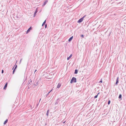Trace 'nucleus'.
Masks as SVG:
<instances>
[{"label": "nucleus", "instance_id": "nucleus-1", "mask_svg": "<svg viewBox=\"0 0 126 126\" xmlns=\"http://www.w3.org/2000/svg\"><path fill=\"white\" fill-rule=\"evenodd\" d=\"M76 82V78L74 77H73L71 79L70 81V83H72L73 82Z\"/></svg>", "mask_w": 126, "mask_h": 126}, {"label": "nucleus", "instance_id": "nucleus-2", "mask_svg": "<svg viewBox=\"0 0 126 126\" xmlns=\"http://www.w3.org/2000/svg\"><path fill=\"white\" fill-rule=\"evenodd\" d=\"M85 17V16H84L79 19V22H81L83 21Z\"/></svg>", "mask_w": 126, "mask_h": 126}, {"label": "nucleus", "instance_id": "nucleus-3", "mask_svg": "<svg viewBox=\"0 0 126 126\" xmlns=\"http://www.w3.org/2000/svg\"><path fill=\"white\" fill-rule=\"evenodd\" d=\"M32 29V28L31 27L27 30L26 32V33H28L29 32L30 30Z\"/></svg>", "mask_w": 126, "mask_h": 126}, {"label": "nucleus", "instance_id": "nucleus-4", "mask_svg": "<svg viewBox=\"0 0 126 126\" xmlns=\"http://www.w3.org/2000/svg\"><path fill=\"white\" fill-rule=\"evenodd\" d=\"M7 82H6L4 88V90H5L6 88V87H7Z\"/></svg>", "mask_w": 126, "mask_h": 126}, {"label": "nucleus", "instance_id": "nucleus-5", "mask_svg": "<svg viewBox=\"0 0 126 126\" xmlns=\"http://www.w3.org/2000/svg\"><path fill=\"white\" fill-rule=\"evenodd\" d=\"M61 86V84H60V83H59L58 84V85H57V88H59Z\"/></svg>", "mask_w": 126, "mask_h": 126}, {"label": "nucleus", "instance_id": "nucleus-6", "mask_svg": "<svg viewBox=\"0 0 126 126\" xmlns=\"http://www.w3.org/2000/svg\"><path fill=\"white\" fill-rule=\"evenodd\" d=\"M73 36H72L68 40V41L69 42H70V41L71 40H72V39L73 38Z\"/></svg>", "mask_w": 126, "mask_h": 126}, {"label": "nucleus", "instance_id": "nucleus-7", "mask_svg": "<svg viewBox=\"0 0 126 126\" xmlns=\"http://www.w3.org/2000/svg\"><path fill=\"white\" fill-rule=\"evenodd\" d=\"M72 54H71L70 56H69V57H68L67 58V60H69L70 58L71 57H72Z\"/></svg>", "mask_w": 126, "mask_h": 126}, {"label": "nucleus", "instance_id": "nucleus-8", "mask_svg": "<svg viewBox=\"0 0 126 126\" xmlns=\"http://www.w3.org/2000/svg\"><path fill=\"white\" fill-rule=\"evenodd\" d=\"M8 120L7 119H6V120L4 122L3 124L5 125L8 122Z\"/></svg>", "mask_w": 126, "mask_h": 126}, {"label": "nucleus", "instance_id": "nucleus-9", "mask_svg": "<svg viewBox=\"0 0 126 126\" xmlns=\"http://www.w3.org/2000/svg\"><path fill=\"white\" fill-rule=\"evenodd\" d=\"M118 78L117 79L116 81V84H117L118 82Z\"/></svg>", "mask_w": 126, "mask_h": 126}, {"label": "nucleus", "instance_id": "nucleus-10", "mask_svg": "<svg viewBox=\"0 0 126 126\" xmlns=\"http://www.w3.org/2000/svg\"><path fill=\"white\" fill-rule=\"evenodd\" d=\"M78 72V70L77 69H76L75 71V73L77 74Z\"/></svg>", "mask_w": 126, "mask_h": 126}, {"label": "nucleus", "instance_id": "nucleus-11", "mask_svg": "<svg viewBox=\"0 0 126 126\" xmlns=\"http://www.w3.org/2000/svg\"><path fill=\"white\" fill-rule=\"evenodd\" d=\"M46 22V20H45L44 21V22L42 24V26H43L45 24Z\"/></svg>", "mask_w": 126, "mask_h": 126}, {"label": "nucleus", "instance_id": "nucleus-12", "mask_svg": "<svg viewBox=\"0 0 126 126\" xmlns=\"http://www.w3.org/2000/svg\"><path fill=\"white\" fill-rule=\"evenodd\" d=\"M48 1L47 0H46L44 2V5H45L47 2Z\"/></svg>", "mask_w": 126, "mask_h": 126}, {"label": "nucleus", "instance_id": "nucleus-13", "mask_svg": "<svg viewBox=\"0 0 126 126\" xmlns=\"http://www.w3.org/2000/svg\"><path fill=\"white\" fill-rule=\"evenodd\" d=\"M121 97H122V95L121 94H120L119 95V98H121Z\"/></svg>", "mask_w": 126, "mask_h": 126}, {"label": "nucleus", "instance_id": "nucleus-14", "mask_svg": "<svg viewBox=\"0 0 126 126\" xmlns=\"http://www.w3.org/2000/svg\"><path fill=\"white\" fill-rule=\"evenodd\" d=\"M17 65H16V66L15 67V68L14 69V70H13V74H14V71H15V69L16 68V67H17Z\"/></svg>", "mask_w": 126, "mask_h": 126}, {"label": "nucleus", "instance_id": "nucleus-15", "mask_svg": "<svg viewBox=\"0 0 126 126\" xmlns=\"http://www.w3.org/2000/svg\"><path fill=\"white\" fill-rule=\"evenodd\" d=\"M110 100H109L108 103V105H109L110 104Z\"/></svg>", "mask_w": 126, "mask_h": 126}, {"label": "nucleus", "instance_id": "nucleus-16", "mask_svg": "<svg viewBox=\"0 0 126 126\" xmlns=\"http://www.w3.org/2000/svg\"><path fill=\"white\" fill-rule=\"evenodd\" d=\"M49 114V112H47V113H46V115H47L48 116V115Z\"/></svg>", "mask_w": 126, "mask_h": 126}, {"label": "nucleus", "instance_id": "nucleus-17", "mask_svg": "<svg viewBox=\"0 0 126 126\" xmlns=\"http://www.w3.org/2000/svg\"><path fill=\"white\" fill-rule=\"evenodd\" d=\"M98 95H97L95 96L94 97V98H96L97 97V96H98Z\"/></svg>", "mask_w": 126, "mask_h": 126}, {"label": "nucleus", "instance_id": "nucleus-18", "mask_svg": "<svg viewBox=\"0 0 126 126\" xmlns=\"http://www.w3.org/2000/svg\"><path fill=\"white\" fill-rule=\"evenodd\" d=\"M100 83V82H101V83H102V79H101V81H100L99 82Z\"/></svg>", "mask_w": 126, "mask_h": 126}, {"label": "nucleus", "instance_id": "nucleus-19", "mask_svg": "<svg viewBox=\"0 0 126 126\" xmlns=\"http://www.w3.org/2000/svg\"><path fill=\"white\" fill-rule=\"evenodd\" d=\"M81 37H83V38L84 37V35H81Z\"/></svg>", "mask_w": 126, "mask_h": 126}, {"label": "nucleus", "instance_id": "nucleus-20", "mask_svg": "<svg viewBox=\"0 0 126 126\" xmlns=\"http://www.w3.org/2000/svg\"><path fill=\"white\" fill-rule=\"evenodd\" d=\"M47 27V25L46 24L45 25V28H46Z\"/></svg>", "mask_w": 126, "mask_h": 126}, {"label": "nucleus", "instance_id": "nucleus-21", "mask_svg": "<svg viewBox=\"0 0 126 126\" xmlns=\"http://www.w3.org/2000/svg\"><path fill=\"white\" fill-rule=\"evenodd\" d=\"M3 73V70H2V73Z\"/></svg>", "mask_w": 126, "mask_h": 126}, {"label": "nucleus", "instance_id": "nucleus-22", "mask_svg": "<svg viewBox=\"0 0 126 126\" xmlns=\"http://www.w3.org/2000/svg\"><path fill=\"white\" fill-rule=\"evenodd\" d=\"M49 110H47V112H49Z\"/></svg>", "mask_w": 126, "mask_h": 126}, {"label": "nucleus", "instance_id": "nucleus-23", "mask_svg": "<svg viewBox=\"0 0 126 126\" xmlns=\"http://www.w3.org/2000/svg\"><path fill=\"white\" fill-rule=\"evenodd\" d=\"M37 13V11H36L34 13L35 14H36Z\"/></svg>", "mask_w": 126, "mask_h": 126}, {"label": "nucleus", "instance_id": "nucleus-24", "mask_svg": "<svg viewBox=\"0 0 126 126\" xmlns=\"http://www.w3.org/2000/svg\"><path fill=\"white\" fill-rule=\"evenodd\" d=\"M52 90L51 91H50L49 92H48V94H49V93H50L51 91H52Z\"/></svg>", "mask_w": 126, "mask_h": 126}, {"label": "nucleus", "instance_id": "nucleus-25", "mask_svg": "<svg viewBox=\"0 0 126 126\" xmlns=\"http://www.w3.org/2000/svg\"><path fill=\"white\" fill-rule=\"evenodd\" d=\"M100 94V93H98L97 94V95H98Z\"/></svg>", "mask_w": 126, "mask_h": 126}, {"label": "nucleus", "instance_id": "nucleus-26", "mask_svg": "<svg viewBox=\"0 0 126 126\" xmlns=\"http://www.w3.org/2000/svg\"><path fill=\"white\" fill-rule=\"evenodd\" d=\"M36 71H37L36 70H35V72H34V73L35 72H36Z\"/></svg>", "mask_w": 126, "mask_h": 126}, {"label": "nucleus", "instance_id": "nucleus-27", "mask_svg": "<svg viewBox=\"0 0 126 126\" xmlns=\"http://www.w3.org/2000/svg\"><path fill=\"white\" fill-rule=\"evenodd\" d=\"M78 22H79V20L78 21Z\"/></svg>", "mask_w": 126, "mask_h": 126}, {"label": "nucleus", "instance_id": "nucleus-28", "mask_svg": "<svg viewBox=\"0 0 126 126\" xmlns=\"http://www.w3.org/2000/svg\"><path fill=\"white\" fill-rule=\"evenodd\" d=\"M65 122H63V123H64Z\"/></svg>", "mask_w": 126, "mask_h": 126}]
</instances>
